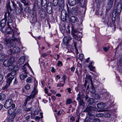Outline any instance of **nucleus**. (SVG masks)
<instances>
[{"mask_svg":"<svg viewBox=\"0 0 122 122\" xmlns=\"http://www.w3.org/2000/svg\"><path fill=\"white\" fill-rule=\"evenodd\" d=\"M93 122H100V120L98 118H94L93 120Z\"/></svg>","mask_w":122,"mask_h":122,"instance_id":"obj_49","label":"nucleus"},{"mask_svg":"<svg viewBox=\"0 0 122 122\" xmlns=\"http://www.w3.org/2000/svg\"><path fill=\"white\" fill-rule=\"evenodd\" d=\"M78 36H77V39H78V38L81 37H82V34L81 33H80V32L78 31Z\"/></svg>","mask_w":122,"mask_h":122,"instance_id":"obj_55","label":"nucleus"},{"mask_svg":"<svg viewBox=\"0 0 122 122\" xmlns=\"http://www.w3.org/2000/svg\"><path fill=\"white\" fill-rule=\"evenodd\" d=\"M76 2V0H68V3L69 5L71 6L75 5Z\"/></svg>","mask_w":122,"mask_h":122,"instance_id":"obj_22","label":"nucleus"},{"mask_svg":"<svg viewBox=\"0 0 122 122\" xmlns=\"http://www.w3.org/2000/svg\"><path fill=\"white\" fill-rule=\"evenodd\" d=\"M71 102L72 100L71 99H67V101H66V104H69Z\"/></svg>","mask_w":122,"mask_h":122,"instance_id":"obj_47","label":"nucleus"},{"mask_svg":"<svg viewBox=\"0 0 122 122\" xmlns=\"http://www.w3.org/2000/svg\"><path fill=\"white\" fill-rule=\"evenodd\" d=\"M24 11L26 13L30 14H31L32 12H33V11L29 7L25 8L24 9Z\"/></svg>","mask_w":122,"mask_h":122,"instance_id":"obj_28","label":"nucleus"},{"mask_svg":"<svg viewBox=\"0 0 122 122\" xmlns=\"http://www.w3.org/2000/svg\"><path fill=\"white\" fill-rule=\"evenodd\" d=\"M84 97L85 98V100L87 102L88 101V100H89V99L88 95L87 94H86V95L84 96Z\"/></svg>","mask_w":122,"mask_h":122,"instance_id":"obj_51","label":"nucleus"},{"mask_svg":"<svg viewBox=\"0 0 122 122\" xmlns=\"http://www.w3.org/2000/svg\"><path fill=\"white\" fill-rule=\"evenodd\" d=\"M47 0H37V4L38 5H41L42 7L47 4Z\"/></svg>","mask_w":122,"mask_h":122,"instance_id":"obj_12","label":"nucleus"},{"mask_svg":"<svg viewBox=\"0 0 122 122\" xmlns=\"http://www.w3.org/2000/svg\"><path fill=\"white\" fill-rule=\"evenodd\" d=\"M97 108L96 107H87L86 109V110L87 112L89 117L88 119L90 120H92L95 117V116L93 114L94 113L95 111H97ZM88 120H89V119Z\"/></svg>","mask_w":122,"mask_h":122,"instance_id":"obj_1","label":"nucleus"},{"mask_svg":"<svg viewBox=\"0 0 122 122\" xmlns=\"http://www.w3.org/2000/svg\"><path fill=\"white\" fill-rule=\"evenodd\" d=\"M7 83L6 85L3 87V89L4 90H6L8 87L10 83V80L9 79H7Z\"/></svg>","mask_w":122,"mask_h":122,"instance_id":"obj_25","label":"nucleus"},{"mask_svg":"<svg viewBox=\"0 0 122 122\" xmlns=\"http://www.w3.org/2000/svg\"><path fill=\"white\" fill-rule=\"evenodd\" d=\"M17 40V39L15 38H13L11 40L9 38H5L3 40V42L5 45L9 46L10 47H14L16 46V44H13L14 43L13 42Z\"/></svg>","mask_w":122,"mask_h":122,"instance_id":"obj_2","label":"nucleus"},{"mask_svg":"<svg viewBox=\"0 0 122 122\" xmlns=\"http://www.w3.org/2000/svg\"><path fill=\"white\" fill-rule=\"evenodd\" d=\"M13 101L12 99H9L7 100L4 104V107L6 108H9L12 107V108L15 107V105L13 104Z\"/></svg>","mask_w":122,"mask_h":122,"instance_id":"obj_7","label":"nucleus"},{"mask_svg":"<svg viewBox=\"0 0 122 122\" xmlns=\"http://www.w3.org/2000/svg\"><path fill=\"white\" fill-rule=\"evenodd\" d=\"M91 92L92 93H95L96 92V91L94 87L93 86H92L91 87Z\"/></svg>","mask_w":122,"mask_h":122,"instance_id":"obj_45","label":"nucleus"},{"mask_svg":"<svg viewBox=\"0 0 122 122\" xmlns=\"http://www.w3.org/2000/svg\"><path fill=\"white\" fill-rule=\"evenodd\" d=\"M25 88L27 89H29L30 88V86L29 84H27L25 86Z\"/></svg>","mask_w":122,"mask_h":122,"instance_id":"obj_58","label":"nucleus"},{"mask_svg":"<svg viewBox=\"0 0 122 122\" xmlns=\"http://www.w3.org/2000/svg\"><path fill=\"white\" fill-rule=\"evenodd\" d=\"M76 26L75 25H74L71 24V25H68L67 26V29L69 30H81L82 29V25H78L76 28H75Z\"/></svg>","mask_w":122,"mask_h":122,"instance_id":"obj_6","label":"nucleus"},{"mask_svg":"<svg viewBox=\"0 0 122 122\" xmlns=\"http://www.w3.org/2000/svg\"><path fill=\"white\" fill-rule=\"evenodd\" d=\"M13 108H12L9 109L8 111V113L9 114L11 115V114L13 113L14 110Z\"/></svg>","mask_w":122,"mask_h":122,"instance_id":"obj_44","label":"nucleus"},{"mask_svg":"<svg viewBox=\"0 0 122 122\" xmlns=\"http://www.w3.org/2000/svg\"><path fill=\"white\" fill-rule=\"evenodd\" d=\"M64 85V84L60 83L58 84L57 86V87L63 86Z\"/></svg>","mask_w":122,"mask_h":122,"instance_id":"obj_61","label":"nucleus"},{"mask_svg":"<svg viewBox=\"0 0 122 122\" xmlns=\"http://www.w3.org/2000/svg\"><path fill=\"white\" fill-rule=\"evenodd\" d=\"M70 39H68L66 38H64L63 39V41L64 43L65 44V45H67L69 41L70 40H71V38H70Z\"/></svg>","mask_w":122,"mask_h":122,"instance_id":"obj_32","label":"nucleus"},{"mask_svg":"<svg viewBox=\"0 0 122 122\" xmlns=\"http://www.w3.org/2000/svg\"><path fill=\"white\" fill-rule=\"evenodd\" d=\"M61 17L62 21H65L67 23L69 21L70 19L69 15L65 9H63L62 10L61 13Z\"/></svg>","mask_w":122,"mask_h":122,"instance_id":"obj_4","label":"nucleus"},{"mask_svg":"<svg viewBox=\"0 0 122 122\" xmlns=\"http://www.w3.org/2000/svg\"><path fill=\"white\" fill-rule=\"evenodd\" d=\"M64 113V111L63 110H61H61H60L58 111L57 112V115H60L61 114H63Z\"/></svg>","mask_w":122,"mask_h":122,"instance_id":"obj_48","label":"nucleus"},{"mask_svg":"<svg viewBox=\"0 0 122 122\" xmlns=\"http://www.w3.org/2000/svg\"><path fill=\"white\" fill-rule=\"evenodd\" d=\"M79 31H71V33L73 37L76 40L77 39V36Z\"/></svg>","mask_w":122,"mask_h":122,"instance_id":"obj_19","label":"nucleus"},{"mask_svg":"<svg viewBox=\"0 0 122 122\" xmlns=\"http://www.w3.org/2000/svg\"><path fill=\"white\" fill-rule=\"evenodd\" d=\"M105 106V104L102 102L99 103L97 105V107L99 108L102 109Z\"/></svg>","mask_w":122,"mask_h":122,"instance_id":"obj_29","label":"nucleus"},{"mask_svg":"<svg viewBox=\"0 0 122 122\" xmlns=\"http://www.w3.org/2000/svg\"><path fill=\"white\" fill-rule=\"evenodd\" d=\"M8 69L9 71H11L13 70H18L19 68L16 65L14 64H11L8 66Z\"/></svg>","mask_w":122,"mask_h":122,"instance_id":"obj_11","label":"nucleus"},{"mask_svg":"<svg viewBox=\"0 0 122 122\" xmlns=\"http://www.w3.org/2000/svg\"><path fill=\"white\" fill-rule=\"evenodd\" d=\"M11 114L12 117L10 118L9 119V122H13L14 118L15 117L16 115V113H14Z\"/></svg>","mask_w":122,"mask_h":122,"instance_id":"obj_26","label":"nucleus"},{"mask_svg":"<svg viewBox=\"0 0 122 122\" xmlns=\"http://www.w3.org/2000/svg\"><path fill=\"white\" fill-rule=\"evenodd\" d=\"M3 78V76L1 74H0V82L2 80Z\"/></svg>","mask_w":122,"mask_h":122,"instance_id":"obj_57","label":"nucleus"},{"mask_svg":"<svg viewBox=\"0 0 122 122\" xmlns=\"http://www.w3.org/2000/svg\"><path fill=\"white\" fill-rule=\"evenodd\" d=\"M27 76L26 74L22 73L20 76V78L21 80H23L25 78H26Z\"/></svg>","mask_w":122,"mask_h":122,"instance_id":"obj_37","label":"nucleus"},{"mask_svg":"<svg viewBox=\"0 0 122 122\" xmlns=\"http://www.w3.org/2000/svg\"><path fill=\"white\" fill-rule=\"evenodd\" d=\"M5 55L3 53H0V61H2L5 58Z\"/></svg>","mask_w":122,"mask_h":122,"instance_id":"obj_33","label":"nucleus"},{"mask_svg":"<svg viewBox=\"0 0 122 122\" xmlns=\"http://www.w3.org/2000/svg\"><path fill=\"white\" fill-rule=\"evenodd\" d=\"M110 47H104L103 48V49L104 51L105 52H107V51L109 49Z\"/></svg>","mask_w":122,"mask_h":122,"instance_id":"obj_53","label":"nucleus"},{"mask_svg":"<svg viewBox=\"0 0 122 122\" xmlns=\"http://www.w3.org/2000/svg\"><path fill=\"white\" fill-rule=\"evenodd\" d=\"M62 78L63 79L64 83H65V81L66 79V76L65 75H63Z\"/></svg>","mask_w":122,"mask_h":122,"instance_id":"obj_63","label":"nucleus"},{"mask_svg":"<svg viewBox=\"0 0 122 122\" xmlns=\"http://www.w3.org/2000/svg\"><path fill=\"white\" fill-rule=\"evenodd\" d=\"M71 22L73 23H75L78 22V19L75 16H71Z\"/></svg>","mask_w":122,"mask_h":122,"instance_id":"obj_21","label":"nucleus"},{"mask_svg":"<svg viewBox=\"0 0 122 122\" xmlns=\"http://www.w3.org/2000/svg\"><path fill=\"white\" fill-rule=\"evenodd\" d=\"M32 109L31 107H30V108H26L25 109V111H30L31 109Z\"/></svg>","mask_w":122,"mask_h":122,"instance_id":"obj_62","label":"nucleus"},{"mask_svg":"<svg viewBox=\"0 0 122 122\" xmlns=\"http://www.w3.org/2000/svg\"><path fill=\"white\" fill-rule=\"evenodd\" d=\"M116 14H114V13H113L112 15V21L113 23L115 22L116 19Z\"/></svg>","mask_w":122,"mask_h":122,"instance_id":"obj_38","label":"nucleus"},{"mask_svg":"<svg viewBox=\"0 0 122 122\" xmlns=\"http://www.w3.org/2000/svg\"><path fill=\"white\" fill-rule=\"evenodd\" d=\"M9 79L10 80V83L12 81L13 82L14 84H16L17 83V81L16 78H15L14 77H11L10 76L8 79Z\"/></svg>","mask_w":122,"mask_h":122,"instance_id":"obj_24","label":"nucleus"},{"mask_svg":"<svg viewBox=\"0 0 122 122\" xmlns=\"http://www.w3.org/2000/svg\"><path fill=\"white\" fill-rule=\"evenodd\" d=\"M17 70H14L13 71H12L10 73L8 74L7 75V77L8 78L10 77V76H12V77L14 76L16 74V71Z\"/></svg>","mask_w":122,"mask_h":122,"instance_id":"obj_27","label":"nucleus"},{"mask_svg":"<svg viewBox=\"0 0 122 122\" xmlns=\"http://www.w3.org/2000/svg\"><path fill=\"white\" fill-rule=\"evenodd\" d=\"M7 52L9 55L11 54L12 53V51L11 49H10L7 51Z\"/></svg>","mask_w":122,"mask_h":122,"instance_id":"obj_56","label":"nucleus"},{"mask_svg":"<svg viewBox=\"0 0 122 122\" xmlns=\"http://www.w3.org/2000/svg\"><path fill=\"white\" fill-rule=\"evenodd\" d=\"M115 0H108L107 6L106 7V11L109 10L112 7L113 2Z\"/></svg>","mask_w":122,"mask_h":122,"instance_id":"obj_13","label":"nucleus"},{"mask_svg":"<svg viewBox=\"0 0 122 122\" xmlns=\"http://www.w3.org/2000/svg\"><path fill=\"white\" fill-rule=\"evenodd\" d=\"M74 46L76 49V54H77L78 53V50L76 47V44L75 43H74Z\"/></svg>","mask_w":122,"mask_h":122,"instance_id":"obj_60","label":"nucleus"},{"mask_svg":"<svg viewBox=\"0 0 122 122\" xmlns=\"http://www.w3.org/2000/svg\"><path fill=\"white\" fill-rule=\"evenodd\" d=\"M93 96L94 98L98 100L100 99V97L97 94H94L93 95Z\"/></svg>","mask_w":122,"mask_h":122,"instance_id":"obj_39","label":"nucleus"},{"mask_svg":"<svg viewBox=\"0 0 122 122\" xmlns=\"http://www.w3.org/2000/svg\"><path fill=\"white\" fill-rule=\"evenodd\" d=\"M60 30H64L65 29V27L64 25L60 26Z\"/></svg>","mask_w":122,"mask_h":122,"instance_id":"obj_50","label":"nucleus"},{"mask_svg":"<svg viewBox=\"0 0 122 122\" xmlns=\"http://www.w3.org/2000/svg\"><path fill=\"white\" fill-rule=\"evenodd\" d=\"M7 18L8 20L7 23L8 28V29H10V30H11V27L10 26L9 23H11L12 22V20L11 17V16H10V15L9 16H7ZM8 30H9L8 29Z\"/></svg>","mask_w":122,"mask_h":122,"instance_id":"obj_16","label":"nucleus"},{"mask_svg":"<svg viewBox=\"0 0 122 122\" xmlns=\"http://www.w3.org/2000/svg\"><path fill=\"white\" fill-rule=\"evenodd\" d=\"M87 101L88 103H89V104H92L94 102V100L92 98H90L89 99V100Z\"/></svg>","mask_w":122,"mask_h":122,"instance_id":"obj_40","label":"nucleus"},{"mask_svg":"<svg viewBox=\"0 0 122 122\" xmlns=\"http://www.w3.org/2000/svg\"><path fill=\"white\" fill-rule=\"evenodd\" d=\"M122 9V4L121 3L119 2L117 4L116 6L114 7L113 13H114V14H116V13L117 15H118L121 13Z\"/></svg>","mask_w":122,"mask_h":122,"instance_id":"obj_9","label":"nucleus"},{"mask_svg":"<svg viewBox=\"0 0 122 122\" xmlns=\"http://www.w3.org/2000/svg\"><path fill=\"white\" fill-rule=\"evenodd\" d=\"M32 79L30 77L28 78L26 80V82H27L31 83L32 82Z\"/></svg>","mask_w":122,"mask_h":122,"instance_id":"obj_46","label":"nucleus"},{"mask_svg":"<svg viewBox=\"0 0 122 122\" xmlns=\"http://www.w3.org/2000/svg\"><path fill=\"white\" fill-rule=\"evenodd\" d=\"M7 20V18L5 19L4 18V19H2L0 21V28L2 30L3 28H4L6 25V21Z\"/></svg>","mask_w":122,"mask_h":122,"instance_id":"obj_15","label":"nucleus"},{"mask_svg":"<svg viewBox=\"0 0 122 122\" xmlns=\"http://www.w3.org/2000/svg\"><path fill=\"white\" fill-rule=\"evenodd\" d=\"M35 16L32 18V19L31 20V22L32 23H35L37 21V17H36V14H35Z\"/></svg>","mask_w":122,"mask_h":122,"instance_id":"obj_36","label":"nucleus"},{"mask_svg":"<svg viewBox=\"0 0 122 122\" xmlns=\"http://www.w3.org/2000/svg\"><path fill=\"white\" fill-rule=\"evenodd\" d=\"M9 60L10 64H13L15 63V60L14 58L13 57H11Z\"/></svg>","mask_w":122,"mask_h":122,"instance_id":"obj_35","label":"nucleus"},{"mask_svg":"<svg viewBox=\"0 0 122 122\" xmlns=\"http://www.w3.org/2000/svg\"><path fill=\"white\" fill-rule=\"evenodd\" d=\"M105 117L106 118H109L110 117L111 115L110 113H107L105 115Z\"/></svg>","mask_w":122,"mask_h":122,"instance_id":"obj_52","label":"nucleus"},{"mask_svg":"<svg viewBox=\"0 0 122 122\" xmlns=\"http://www.w3.org/2000/svg\"><path fill=\"white\" fill-rule=\"evenodd\" d=\"M79 102V106H83L85 105V102L83 101V100H80L78 101Z\"/></svg>","mask_w":122,"mask_h":122,"instance_id":"obj_41","label":"nucleus"},{"mask_svg":"<svg viewBox=\"0 0 122 122\" xmlns=\"http://www.w3.org/2000/svg\"><path fill=\"white\" fill-rule=\"evenodd\" d=\"M13 6L16 10L17 14L19 15L21 14L23 10V8L22 5L20 3H18V5L15 4L13 1H11Z\"/></svg>","mask_w":122,"mask_h":122,"instance_id":"obj_3","label":"nucleus"},{"mask_svg":"<svg viewBox=\"0 0 122 122\" xmlns=\"http://www.w3.org/2000/svg\"><path fill=\"white\" fill-rule=\"evenodd\" d=\"M78 2L80 4L81 7L85 8L86 5V3L85 2V0H77Z\"/></svg>","mask_w":122,"mask_h":122,"instance_id":"obj_17","label":"nucleus"},{"mask_svg":"<svg viewBox=\"0 0 122 122\" xmlns=\"http://www.w3.org/2000/svg\"><path fill=\"white\" fill-rule=\"evenodd\" d=\"M59 7L61 8H63L65 6L64 1L63 0H61L59 2Z\"/></svg>","mask_w":122,"mask_h":122,"instance_id":"obj_30","label":"nucleus"},{"mask_svg":"<svg viewBox=\"0 0 122 122\" xmlns=\"http://www.w3.org/2000/svg\"><path fill=\"white\" fill-rule=\"evenodd\" d=\"M70 10V12L72 13V14H73L75 15H76L77 14L78 11L76 8L75 7H73L71 9L69 8V7L67 6V10L69 12Z\"/></svg>","mask_w":122,"mask_h":122,"instance_id":"obj_14","label":"nucleus"},{"mask_svg":"<svg viewBox=\"0 0 122 122\" xmlns=\"http://www.w3.org/2000/svg\"><path fill=\"white\" fill-rule=\"evenodd\" d=\"M21 1L25 5L28 6L29 5V3L28 2V1L27 0H22Z\"/></svg>","mask_w":122,"mask_h":122,"instance_id":"obj_42","label":"nucleus"},{"mask_svg":"<svg viewBox=\"0 0 122 122\" xmlns=\"http://www.w3.org/2000/svg\"><path fill=\"white\" fill-rule=\"evenodd\" d=\"M10 1H8L6 5V12L5 13L4 15L5 18V19L7 18V16H9L10 15V13L12 10L10 6Z\"/></svg>","mask_w":122,"mask_h":122,"instance_id":"obj_8","label":"nucleus"},{"mask_svg":"<svg viewBox=\"0 0 122 122\" xmlns=\"http://www.w3.org/2000/svg\"><path fill=\"white\" fill-rule=\"evenodd\" d=\"M52 4L48 3V5L46 4V5H44V6H42L41 9L42 10L46 11L48 14H51L52 12Z\"/></svg>","mask_w":122,"mask_h":122,"instance_id":"obj_5","label":"nucleus"},{"mask_svg":"<svg viewBox=\"0 0 122 122\" xmlns=\"http://www.w3.org/2000/svg\"><path fill=\"white\" fill-rule=\"evenodd\" d=\"M28 101L26 100L25 99V100L23 104V106L24 107H25L26 106L27 104V103Z\"/></svg>","mask_w":122,"mask_h":122,"instance_id":"obj_64","label":"nucleus"},{"mask_svg":"<svg viewBox=\"0 0 122 122\" xmlns=\"http://www.w3.org/2000/svg\"><path fill=\"white\" fill-rule=\"evenodd\" d=\"M58 0H52L53 5L54 7H56L58 5Z\"/></svg>","mask_w":122,"mask_h":122,"instance_id":"obj_34","label":"nucleus"},{"mask_svg":"<svg viewBox=\"0 0 122 122\" xmlns=\"http://www.w3.org/2000/svg\"><path fill=\"white\" fill-rule=\"evenodd\" d=\"M87 78L90 80L91 82L92 81V79L91 78V76H90L89 75L86 76Z\"/></svg>","mask_w":122,"mask_h":122,"instance_id":"obj_59","label":"nucleus"},{"mask_svg":"<svg viewBox=\"0 0 122 122\" xmlns=\"http://www.w3.org/2000/svg\"><path fill=\"white\" fill-rule=\"evenodd\" d=\"M40 15L41 18L44 19L46 16V13L45 11L41 10L40 11Z\"/></svg>","mask_w":122,"mask_h":122,"instance_id":"obj_20","label":"nucleus"},{"mask_svg":"<svg viewBox=\"0 0 122 122\" xmlns=\"http://www.w3.org/2000/svg\"><path fill=\"white\" fill-rule=\"evenodd\" d=\"M36 88L35 86L34 88V90L32 92L31 94L29 96H26V98L25 99L27 101L31 99V98L33 99L35 97L36 95L37 94V92L36 90Z\"/></svg>","mask_w":122,"mask_h":122,"instance_id":"obj_10","label":"nucleus"},{"mask_svg":"<svg viewBox=\"0 0 122 122\" xmlns=\"http://www.w3.org/2000/svg\"><path fill=\"white\" fill-rule=\"evenodd\" d=\"M40 119V118L39 116H36V117L35 119L36 121H39Z\"/></svg>","mask_w":122,"mask_h":122,"instance_id":"obj_54","label":"nucleus"},{"mask_svg":"<svg viewBox=\"0 0 122 122\" xmlns=\"http://www.w3.org/2000/svg\"><path fill=\"white\" fill-rule=\"evenodd\" d=\"M12 49L13 51V54H14L15 53H16L19 52L20 51V49L19 47H16V46Z\"/></svg>","mask_w":122,"mask_h":122,"instance_id":"obj_23","label":"nucleus"},{"mask_svg":"<svg viewBox=\"0 0 122 122\" xmlns=\"http://www.w3.org/2000/svg\"><path fill=\"white\" fill-rule=\"evenodd\" d=\"M10 62L8 59L5 60L3 62L4 65L6 67L10 65Z\"/></svg>","mask_w":122,"mask_h":122,"instance_id":"obj_31","label":"nucleus"},{"mask_svg":"<svg viewBox=\"0 0 122 122\" xmlns=\"http://www.w3.org/2000/svg\"><path fill=\"white\" fill-rule=\"evenodd\" d=\"M76 100L78 101H80V100H82L81 99V95H80V93H79L77 95V97Z\"/></svg>","mask_w":122,"mask_h":122,"instance_id":"obj_43","label":"nucleus"},{"mask_svg":"<svg viewBox=\"0 0 122 122\" xmlns=\"http://www.w3.org/2000/svg\"><path fill=\"white\" fill-rule=\"evenodd\" d=\"M25 57L24 56L21 57L19 59L18 61V63L19 65H21L23 64L25 61Z\"/></svg>","mask_w":122,"mask_h":122,"instance_id":"obj_18","label":"nucleus"}]
</instances>
